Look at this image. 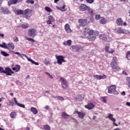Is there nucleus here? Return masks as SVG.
<instances>
[{"label": "nucleus", "instance_id": "nucleus-1", "mask_svg": "<svg viewBox=\"0 0 130 130\" xmlns=\"http://www.w3.org/2000/svg\"><path fill=\"white\" fill-rule=\"evenodd\" d=\"M88 28H84V30L81 32V37L82 38H86L87 34V39L89 41H94L96 39V37L99 35V31L95 30L94 31L93 29H90L87 32Z\"/></svg>", "mask_w": 130, "mask_h": 130}, {"label": "nucleus", "instance_id": "nucleus-2", "mask_svg": "<svg viewBox=\"0 0 130 130\" xmlns=\"http://www.w3.org/2000/svg\"><path fill=\"white\" fill-rule=\"evenodd\" d=\"M111 68L113 72L120 71V68L117 65V57H113L111 62Z\"/></svg>", "mask_w": 130, "mask_h": 130}, {"label": "nucleus", "instance_id": "nucleus-3", "mask_svg": "<svg viewBox=\"0 0 130 130\" xmlns=\"http://www.w3.org/2000/svg\"><path fill=\"white\" fill-rule=\"evenodd\" d=\"M60 81H61V88L63 90H67L68 87H69V83H68L67 80L63 77H60Z\"/></svg>", "mask_w": 130, "mask_h": 130}, {"label": "nucleus", "instance_id": "nucleus-4", "mask_svg": "<svg viewBox=\"0 0 130 130\" xmlns=\"http://www.w3.org/2000/svg\"><path fill=\"white\" fill-rule=\"evenodd\" d=\"M108 93L109 94H118V92L116 90V86L111 85L108 87Z\"/></svg>", "mask_w": 130, "mask_h": 130}, {"label": "nucleus", "instance_id": "nucleus-5", "mask_svg": "<svg viewBox=\"0 0 130 130\" xmlns=\"http://www.w3.org/2000/svg\"><path fill=\"white\" fill-rule=\"evenodd\" d=\"M27 35L29 37H32L34 38L37 35V30L35 28H30L27 31Z\"/></svg>", "mask_w": 130, "mask_h": 130}, {"label": "nucleus", "instance_id": "nucleus-6", "mask_svg": "<svg viewBox=\"0 0 130 130\" xmlns=\"http://www.w3.org/2000/svg\"><path fill=\"white\" fill-rule=\"evenodd\" d=\"M12 52H13V53H14V54H17L19 57H21V58H22L23 56H25V57H26V58L27 59V60H28V61H30V62L32 63H34V61L33 60H32L31 58L28 57V56L26 55L25 54H20V52H15L14 51H12Z\"/></svg>", "mask_w": 130, "mask_h": 130}, {"label": "nucleus", "instance_id": "nucleus-7", "mask_svg": "<svg viewBox=\"0 0 130 130\" xmlns=\"http://www.w3.org/2000/svg\"><path fill=\"white\" fill-rule=\"evenodd\" d=\"M4 44V48H6V49H8L10 51H12V50H14L15 49V45L13 43H9L8 45L6 43H3Z\"/></svg>", "mask_w": 130, "mask_h": 130}, {"label": "nucleus", "instance_id": "nucleus-8", "mask_svg": "<svg viewBox=\"0 0 130 130\" xmlns=\"http://www.w3.org/2000/svg\"><path fill=\"white\" fill-rule=\"evenodd\" d=\"M56 58L57 59V63H58V64L59 66L62 64V62H66V60H64L66 57L63 56H56Z\"/></svg>", "mask_w": 130, "mask_h": 130}, {"label": "nucleus", "instance_id": "nucleus-9", "mask_svg": "<svg viewBox=\"0 0 130 130\" xmlns=\"http://www.w3.org/2000/svg\"><path fill=\"white\" fill-rule=\"evenodd\" d=\"M32 10L27 8L23 11V15L26 16V18H30L32 16Z\"/></svg>", "mask_w": 130, "mask_h": 130}, {"label": "nucleus", "instance_id": "nucleus-10", "mask_svg": "<svg viewBox=\"0 0 130 130\" xmlns=\"http://www.w3.org/2000/svg\"><path fill=\"white\" fill-rule=\"evenodd\" d=\"M88 8L89 6H87L86 4H82L79 6V10L80 11V12H85L88 10Z\"/></svg>", "mask_w": 130, "mask_h": 130}, {"label": "nucleus", "instance_id": "nucleus-11", "mask_svg": "<svg viewBox=\"0 0 130 130\" xmlns=\"http://www.w3.org/2000/svg\"><path fill=\"white\" fill-rule=\"evenodd\" d=\"M78 22L79 23V25L80 26H82V27H84L87 25V19H80L78 20Z\"/></svg>", "mask_w": 130, "mask_h": 130}, {"label": "nucleus", "instance_id": "nucleus-12", "mask_svg": "<svg viewBox=\"0 0 130 130\" xmlns=\"http://www.w3.org/2000/svg\"><path fill=\"white\" fill-rule=\"evenodd\" d=\"M64 28L67 33H72V32H73V31L71 29V26H70V24H69V23H67L66 24H65Z\"/></svg>", "mask_w": 130, "mask_h": 130}, {"label": "nucleus", "instance_id": "nucleus-13", "mask_svg": "<svg viewBox=\"0 0 130 130\" xmlns=\"http://www.w3.org/2000/svg\"><path fill=\"white\" fill-rule=\"evenodd\" d=\"M10 72H11V69H10V68L7 67L5 68V71H2V73H3V74H6L7 76H12V74Z\"/></svg>", "mask_w": 130, "mask_h": 130}, {"label": "nucleus", "instance_id": "nucleus-14", "mask_svg": "<svg viewBox=\"0 0 130 130\" xmlns=\"http://www.w3.org/2000/svg\"><path fill=\"white\" fill-rule=\"evenodd\" d=\"M116 23L118 26H123V20L122 18H118L116 21Z\"/></svg>", "mask_w": 130, "mask_h": 130}, {"label": "nucleus", "instance_id": "nucleus-15", "mask_svg": "<svg viewBox=\"0 0 130 130\" xmlns=\"http://www.w3.org/2000/svg\"><path fill=\"white\" fill-rule=\"evenodd\" d=\"M85 108H87V109L91 110V109H93V107H94V104H93V103H89L85 105Z\"/></svg>", "mask_w": 130, "mask_h": 130}, {"label": "nucleus", "instance_id": "nucleus-16", "mask_svg": "<svg viewBox=\"0 0 130 130\" xmlns=\"http://www.w3.org/2000/svg\"><path fill=\"white\" fill-rule=\"evenodd\" d=\"M18 3H20V2H19V0H10L8 2V6H12V5H17Z\"/></svg>", "mask_w": 130, "mask_h": 130}, {"label": "nucleus", "instance_id": "nucleus-17", "mask_svg": "<svg viewBox=\"0 0 130 130\" xmlns=\"http://www.w3.org/2000/svg\"><path fill=\"white\" fill-rule=\"evenodd\" d=\"M76 113H77L79 117L81 118L82 119H84V116L86 115V113L84 112H79V111H76Z\"/></svg>", "mask_w": 130, "mask_h": 130}, {"label": "nucleus", "instance_id": "nucleus-18", "mask_svg": "<svg viewBox=\"0 0 130 130\" xmlns=\"http://www.w3.org/2000/svg\"><path fill=\"white\" fill-rule=\"evenodd\" d=\"M108 37V36L105 34H102V35H100L99 36V38L100 39H102L103 41H107Z\"/></svg>", "mask_w": 130, "mask_h": 130}, {"label": "nucleus", "instance_id": "nucleus-19", "mask_svg": "<svg viewBox=\"0 0 130 130\" xmlns=\"http://www.w3.org/2000/svg\"><path fill=\"white\" fill-rule=\"evenodd\" d=\"M48 19V20L47 21V24H48V25H51L52 24L51 22L54 21V18L52 16H49Z\"/></svg>", "mask_w": 130, "mask_h": 130}, {"label": "nucleus", "instance_id": "nucleus-20", "mask_svg": "<svg viewBox=\"0 0 130 130\" xmlns=\"http://www.w3.org/2000/svg\"><path fill=\"white\" fill-rule=\"evenodd\" d=\"M14 102L17 106H19V107H21L22 108H25V105L24 104H21L20 103H18V101H17V99L16 98H14Z\"/></svg>", "mask_w": 130, "mask_h": 130}, {"label": "nucleus", "instance_id": "nucleus-21", "mask_svg": "<svg viewBox=\"0 0 130 130\" xmlns=\"http://www.w3.org/2000/svg\"><path fill=\"white\" fill-rule=\"evenodd\" d=\"M14 102L17 106H19V107H21L22 108H25V105L24 104H21L20 103H18V101H17V99L16 98H14Z\"/></svg>", "mask_w": 130, "mask_h": 130}, {"label": "nucleus", "instance_id": "nucleus-22", "mask_svg": "<svg viewBox=\"0 0 130 130\" xmlns=\"http://www.w3.org/2000/svg\"><path fill=\"white\" fill-rule=\"evenodd\" d=\"M88 12V13L89 14L90 16L91 17H93L94 16V10L91 9V7L90 6L88 7V8H87V10H86Z\"/></svg>", "mask_w": 130, "mask_h": 130}, {"label": "nucleus", "instance_id": "nucleus-23", "mask_svg": "<svg viewBox=\"0 0 130 130\" xmlns=\"http://www.w3.org/2000/svg\"><path fill=\"white\" fill-rule=\"evenodd\" d=\"M126 30L122 28L121 27H118L117 30V32L118 34H124L125 33Z\"/></svg>", "mask_w": 130, "mask_h": 130}, {"label": "nucleus", "instance_id": "nucleus-24", "mask_svg": "<svg viewBox=\"0 0 130 130\" xmlns=\"http://www.w3.org/2000/svg\"><path fill=\"white\" fill-rule=\"evenodd\" d=\"M77 101H83L84 100V95L83 94H78L76 96Z\"/></svg>", "mask_w": 130, "mask_h": 130}, {"label": "nucleus", "instance_id": "nucleus-25", "mask_svg": "<svg viewBox=\"0 0 130 130\" xmlns=\"http://www.w3.org/2000/svg\"><path fill=\"white\" fill-rule=\"evenodd\" d=\"M106 118H109L110 120H111V121H113V122H115V121H116V119L113 118V115L111 114H109L108 117H106Z\"/></svg>", "mask_w": 130, "mask_h": 130}, {"label": "nucleus", "instance_id": "nucleus-26", "mask_svg": "<svg viewBox=\"0 0 130 130\" xmlns=\"http://www.w3.org/2000/svg\"><path fill=\"white\" fill-rule=\"evenodd\" d=\"M100 24H102V25H104L107 23V20H106L104 17H102L100 20Z\"/></svg>", "mask_w": 130, "mask_h": 130}, {"label": "nucleus", "instance_id": "nucleus-27", "mask_svg": "<svg viewBox=\"0 0 130 130\" xmlns=\"http://www.w3.org/2000/svg\"><path fill=\"white\" fill-rule=\"evenodd\" d=\"M1 12L3 13L4 15H7V14H9V9L8 8H1Z\"/></svg>", "mask_w": 130, "mask_h": 130}, {"label": "nucleus", "instance_id": "nucleus-28", "mask_svg": "<svg viewBox=\"0 0 130 130\" xmlns=\"http://www.w3.org/2000/svg\"><path fill=\"white\" fill-rule=\"evenodd\" d=\"M30 111L31 112H32V113H34V114L35 115L38 113V111L37 110V109H36V108L31 107L30 108Z\"/></svg>", "mask_w": 130, "mask_h": 130}, {"label": "nucleus", "instance_id": "nucleus-29", "mask_svg": "<svg viewBox=\"0 0 130 130\" xmlns=\"http://www.w3.org/2000/svg\"><path fill=\"white\" fill-rule=\"evenodd\" d=\"M63 44L65 46H67V45H68V46H71V45H72V40H68L67 42H64Z\"/></svg>", "mask_w": 130, "mask_h": 130}, {"label": "nucleus", "instance_id": "nucleus-30", "mask_svg": "<svg viewBox=\"0 0 130 130\" xmlns=\"http://www.w3.org/2000/svg\"><path fill=\"white\" fill-rule=\"evenodd\" d=\"M66 8V5H64V3H63V5L62 7H57V10H59L60 11H61L62 12H66V10L64 9Z\"/></svg>", "mask_w": 130, "mask_h": 130}, {"label": "nucleus", "instance_id": "nucleus-31", "mask_svg": "<svg viewBox=\"0 0 130 130\" xmlns=\"http://www.w3.org/2000/svg\"><path fill=\"white\" fill-rule=\"evenodd\" d=\"M15 13L17 14L18 15H24V11L22 10H17L15 11Z\"/></svg>", "mask_w": 130, "mask_h": 130}, {"label": "nucleus", "instance_id": "nucleus-32", "mask_svg": "<svg viewBox=\"0 0 130 130\" xmlns=\"http://www.w3.org/2000/svg\"><path fill=\"white\" fill-rule=\"evenodd\" d=\"M12 70L15 72H19V71H20V66L16 65L15 67L12 68Z\"/></svg>", "mask_w": 130, "mask_h": 130}, {"label": "nucleus", "instance_id": "nucleus-33", "mask_svg": "<svg viewBox=\"0 0 130 130\" xmlns=\"http://www.w3.org/2000/svg\"><path fill=\"white\" fill-rule=\"evenodd\" d=\"M53 98L57 99L58 100H60V101H64V99L63 98V97L62 96H53Z\"/></svg>", "mask_w": 130, "mask_h": 130}, {"label": "nucleus", "instance_id": "nucleus-34", "mask_svg": "<svg viewBox=\"0 0 130 130\" xmlns=\"http://www.w3.org/2000/svg\"><path fill=\"white\" fill-rule=\"evenodd\" d=\"M105 50L106 51V52H109V53H113L114 52V50H112V51H108L109 50V47L108 46H106L105 48Z\"/></svg>", "mask_w": 130, "mask_h": 130}, {"label": "nucleus", "instance_id": "nucleus-35", "mask_svg": "<svg viewBox=\"0 0 130 130\" xmlns=\"http://www.w3.org/2000/svg\"><path fill=\"white\" fill-rule=\"evenodd\" d=\"M16 116H17V114L15 112H12L10 113V117L11 118H16Z\"/></svg>", "mask_w": 130, "mask_h": 130}, {"label": "nucleus", "instance_id": "nucleus-36", "mask_svg": "<svg viewBox=\"0 0 130 130\" xmlns=\"http://www.w3.org/2000/svg\"><path fill=\"white\" fill-rule=\"evenodd\" d=\"M69 116H70V115H68V114H67V113H66V112H63L62 113V117H63V118H64V119H67V118H68V117H69Z\"/></svg>", "mask_w": 130, "mask_h": 130}, {"label": "nucleus", "instance_id": "nucleus-37", "mask_svg": "<svg viewBox=\"0 0 130 130\" xmlns=\"http://www.w3.org/2000/svg\"><path fill=\"white\" fill-rule=\"evenodd\" d=\"M21 27L23 29H27V28L29 27V24L28 23L23 24L21 25Z\"/></svg>", "mask_w": 130, "mask_h": 130}, {"label": "nucleus", "instance_id": "nucleus-38", "mask_svg": "<svg viewBox=\"0 0 130 130\" xmlns=\"http://www.w3.org/2000/svg\"><path fill=\"white\" fill-rule=\"evenodd\" d=\"M81 49H83V47L76 45V51H77V52H79V51H80Z\"/></svg>", "mask_w": 130, "mask_h": 130}, {"label": "nucleus", "instance_id": "nucleus-39", "mask_svg": "<svg viewBox=\"0 0 130 130\" xmlns=\"http://www.w3.org/2000/svg\"><path fill=\"white\" fill-rule=\"evenodd\" d=\"M1 54H2V55H3V56H9L10 55L9 54H8V53L3 51H1Z\"/></svg>", "mask_w": 130, "mask_h": 130}, {"label": "nucleus", "instance_id": "nucleus-40", "mask_svg": "<svg viewBox=\"0 0 130 130\" xmlns=\"http://www.w3.org/2000/svg\"><path fill=\"white\" fill-rule=\"evenodd\" d=\"M126 57L128 60H130V51H128L126 53Z\"/></svg>", "mask_w": 130, "mask_h": 130}, {"label": "nucleus", "instance_id": "nucleus-41", "mask_svg": "<svg viewBox=\"0 0 130 130\" xmlns=\"http://www.w3.org/2000/svg\"><path fill=\"white\" fill-rule=\"evenodd\" d=\"M43 128L45 130H50V126L48 125H44L43 126Z\"/></svg>", "mask_w": 130, "mask_h": 130}, {"label": "nucleus", "instance_id": "nucleus-42", "mask_svg": "<svg viewBox=\"0 0 130 130\" xmlns=\"http://www.w3.org/2000/svg\"><path fill=\"white\" fill-rule=\"evenodd\" d=\"M26 4H31V5H34V1L33 0H26Z\"/></svg>", "mask_w": 130, "mask_h": 130}, {"label": "nucleus", "instance_id": "nucleus-43", "mask_svg": "<svg viewBox=\"0 0 130 130\" xmlns=\"http://www.w3.org/2000/svg\"><path fill=\"white\" fill-rule=\"evenodd\" d=\"M106 78H107V76L106 75L104 74L103 75H100V80L106 79Z\"/></svg>", "mask_w": 130, "mask_h": 130}, {"label": "nucleus", "instance_id": "nucleus-44", "mask_svg": "<svg viewBox=\"0 0 130 130\" xmlns=\"http://www.w3.org/2000/svg\"><path fill=\"white\" fill-rule=\"evenodd\" d=\"M44 63L46 66H48V64H51L50 61L47 60V59H45L44 61Z\"/></svg>", "mask_w": 130, "mask_h": 130}, {"label": "nucleus", "instance_id": "nucleus-45", "mask_svg": "<svg viewBox=\"0 0 130 130\" xmlns=\"http://www.w3.org/2000/svg\"><path fill=\"white\" fill-rule=\"evenodd\" d=\"M46 75H48V76H49V78L50 79H53V76H52V75H50V74H49V73L48 72H46L45 73Z\"/></svg>", "mask_w": 130, "mask_h": 130}, {"label": "nucleus", "instance_id": "nucleus-46", "mask_svg": "<svg viewBox=\"0 0 130 130\" xmlns=\"http://www.w3.org/2000/svg\"><path fill=\"white\" fill-rule=\"evenodd\" d=\"M26 40H27L28 41H30V42H35V40L30 38H28L27 39H26Z\"/></svg>", "mask_w": 130, "mask_h": 130}, {"label": "nucleus", "instance_id": "nucleus-47", "mask_svg": "<svg viewBox=\"0 0 130 130\" xmlns=\"http://www.w3.org/2000/svg\"><path fill=\"white\" fill-rule=\"evenodd\" d=\"M45 10L47 11V12H51V9H50V8L48 7H46L45 8Z\"/></svg>", "mask_w": 130, "mask_h": 130}, {"label": "nucleus", "instance_id": "nucleus-48", "mask_svg": "<svg viewBox=\"0 0 130 130\" xmlns=\"http://www.w3.org/2000/svg\"><path fill=\"white\" fill-rule=\"evenodd\" d=\"M126 83L127 84V85L130 84V77H126Z\"/></svg>", "mask_w": 130, "mask_h": 130}, {"label": "nucleus", "instance_id": "nucleus-49", "mask_svg": "<svg viewBox=\"0 0 130 130\" xmlns=\"http://www.w3.org/2000/svg\"><path fill=\"white\" fill-rule=\"evenodd\" d=\"M76 47H77V45H75V46L73 45L70 47V49L71 50H74V49H76Z\"/></svg>", "mask_w": 130, "mask_h": 130}, {"label": "nucleus", "instance_id": "nucleus-50", "mask_svg": "<svg viewBox=\"0 0 130 130\" xmlns=\"http://www.w3.org/2000/svg\"><path fill=\"white\" fill-rule=\"evenodd\" d=\"M95 19L96 20H99L100 19H101V16H100L99 14L96 15Z\"/></svg>", "mask_w": 130, "mask_h": 130}, {"label": "nucleus", "instance_id": "nucleus-51", "mask_svg": "<svg viewBox=\"0 0 130 130\" xmlns=\"http://www.w3.org/2000/svg\"><path fill=\"white\" fill-rule=\"evenodd\" d=\"M94 0H86V2L88 4H93L94 3Z\"/></svg>", "mask_w": 130, "mask_h": 130}, {"label": "nucleus", "instance_id": "nucleus-52", "mask_svg": "<svg viewBox=\"0 0 130 130\" xmlns=\"http://www.w3.org/2000/svg\"><path fill=\"white\" fill-rule=\"evenodd\" d=\"M13 40L15 42H18V41H19V39H18V37H14L13 38Z\"/></svg>", "mask_w": 130, "mask_h": 130}, {"label": "nucleus", "instance_id": "nucleus-53", "mask_svg": "<svg viewBox=\"0 0 130 130\" xmlns=\"http://www.w3.org/2000/svg\"><path fill=\"white\" fill-rule=\"evenodd\" d=\"M93 77L95 78L97 80H100V75H94Z\"/></svg>", "mask_w": 130, "mask_h": 130}, {"label": "nucleus", "instance_id": "nucleus-54", "mask_svg": "<svg viewBox=\"0 0 130 130\" xmlns=\"http://www.w3.org/2000/svg\"><path fill=\"white\" fill-rule=\"evenodd\" d=\"M9 105H11L12 106H14V104H15L14 102H13L12 101H9Z\"/></svg>", "mask_w": 130, "mask_h": 130}, {"label": "nucleus", "instance_id": "nucleus-55", "mask_svg": "<svg viewBox=\"0 0 130 130\" xmlns=\"http://www.w3.org/2000/svg\"><path fill=\"white\" fill-rule=\"evenodd\" d=\"M102 99L103 102H104V103H106L107 100H106V98L105 97L102 98Z\"/></svg>", "mask_w": 130, "mask_h": 130}, {"label": "nucleus", "instance_id": "nucleus-56", "mask_svg": "<svg viewBox=\"0 0 130 130\" xmlns=\"http://www.w3.org/2000/svg\"><path fill=\"white\" fill-rule=\"evenodd\" d=\"M3 71H5V70H4V68L0 67V73H1V74H4V72H3Z\"/></svg>", "mask_w": 130, "mask_h": 130}, {"label": "nucleus", "instance_id": "nucleus-57", "mask_svg": "<svg viewBox=\"0 0 130 130\" xmlns=\"http://www.w3.org/2000/svg\"><path fill=\"white\" fill-rule=\"evenodd\" d=\"M122 74L123 75H125V76L128 75L127 73H126V72H125V71H122Z\"/></svg>", "mask_w": 130, "mask_h": 130}, {"label": "nucleus", "instance_id": "nucleus-58", "mask_svg": "<svg viewBox=\"0 0 130 130\" xmlns=\"http://www.w3.org/2000/svg\"><path fill=\"white\" fill-rule=\"evenodd\" d=\"M44 109H46V110H48V109H49V106H46L44 107Z\"/></svg>", "mask_w": 130, "mask_h": 130}, {"label": "nucleus", "instance_id": "nucleus-59", "mask_svg": "<svg viewBox=\"0 0 130 130\" xmlns=\"http://www.w3.org/2000/svg\"><path fill=\"white\" fill-rule=\"evenodd\" d=\"M34 64H36V66H39V63L35 62L34 61V62L32 63Z\"/></svg>", "mask_w": 130, "mask_h": 130}, {"label": "nucleus", "instance_id": "nucleus-60", "mask_svg": "<svg viewBox=\"0 0 130 130\" xmlns=\"http://www.w3.org/2000/svg\"><path fill=\"white\" fill-rule=\"evenodd\" d=\"M113 125H114V126H118V124L115 123V122H113Z\"/></svg>", "mask_w": 130, "mask_h": 130}, {"label": "nucleus", "instance_id": "nucleus-61", "mask_svg": "<svg viewBox=\"0 0 130 130\" xmlns=\"http://www.w3.org/2000/svg\"><path fill=\"white\" fill-rule=\"evenodd\" d=\"M126 105H127V106L130 107V102H127L126 103Z\"/></svg>", "mask_w": 130, "mask_h": 130}, {"label": "nucleus", "instance_id": "nucleus-62", "mask_svg": "<svg viewBox=\"0 0 130 130\" xmlns=\"http://www.w3.org/2000/svg\"><path fill=\"white\" fill-rule=\"evenodd\" d=\"M0 37H5V35H4V34H0Z\"/></svg>", "mask_w": 130, "mask_h": 130}, {"label": "nucleus", "instance_id": "nucleus-63", "mask_svg": "<svg viewBox=\"0 0 130 130\" xmlns=\"http://www.w3.org/2000/svg\"><path fill=\"white\" fill-rule=\"evenodd\" d=\"M121 94L123 95V96H124L125 95V91H122Z\"/></svg>", "mask_w": 130, "mask_h": 130}, {"label": "nucleus", "instance_id": "nucleus-64", "mask_svg": "<svg viewBox=\"0 0 130 130\" xmlns=\"http://www.w3.org/2000/svg\"><path fill=\"white\" fill-rule=\"evenodd\" d=\"M25 130H30V128L29 127H27L25 128Z\"/></svg>", "mask_w": 130, "mask_h": 130}]
</instances>
